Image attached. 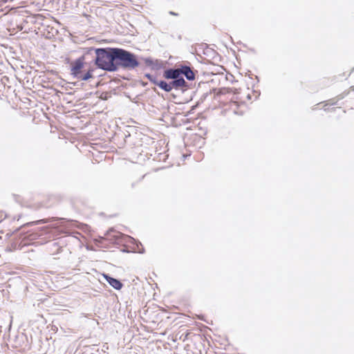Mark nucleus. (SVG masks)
I'll return each instance as SVG.
<instances>
[{
  "instance_id": "nucleus-1",
  "label": "nucleus",
  "mask_w": 354,
  "mask_h": 354,
  "mask_svg": "<svg viewBox=\"0 0 354 354\" xmlns=\"http://www.w3.org/2000/svg\"><path fill=\"white\" fill-rule=\"evenodd\" d=\"M117 48H99L96 50L95 63L102 69L114 71L117 70Z\"/></svg>"
},
{
  "instance_id": "nucleus-2",
  "label": "nucleus",
  "mask_w": 354,
  "mask_h": 354,
  "mask_svg": "<svg viewBox=\"0 0 354 354\" xmlns=\"http://www.w3.org/2000/svg\"><path fill=\"white\" fill-rule=\"evenodd\" d=\"M71 74L80 80H87L92 77L93 71L90 67H87L83 58L74 61L71 64Z\"/></svg>"
},
{
  "instance_id": "nucleus-3",
  "label": "nucleus",
  "mask_w": 354,
  "mask_h": 354,
  "mask_svg": "<svg viewBox=\"0 0 354 354\" xmlns=\"http://www.w3.org/2000/svg\"><path fill=\"white\" fill-rule=\"evenodd\" d=\"M116 66H120L127 68H135L139 65L136 56L124 49L117 48Z\"/></svg>"
},
{
  "instance_id": "nucleus-4",
  "label": "nucleus",
  "mask_w": 354,
  "mask_h": 354,
  "mask_svg": "<svg viewBox=\"0 0 354 354\" xmlns=\"http://www.w3.org/2000/svg\"><path fill=\"white\" fill-rule=\"evenodd\" d=\"M339 99V98L337 97L331 98L324 102H320L317 105L321 106V108L324 111H329L331 110L330 106L336 105Z\"/></svg>"
},
{
  "instance_id": "nucleus-5",
  "label": "nucleus",
  "mask_w": 354,
  "mask_h": 354,
  "mask_svg": "<svg viewBox=\"0 0 354 354\" xmlns=\"http://www.w3.org/2000/svg\"><path fill=\"white\" fill-rule=\"evenodd\" d=\"M103 276L109 284L115 290H120L122 288L123 284L120 280L110 277L109 274H104Z\"/></svg>"
},
{
  "instance_id": "nucleus-6",
  "label": "nucleus",
  "mask_w": 354,
  "mask_h": 354,
  "mask_svg": "<svg viewBox=\"0 0 354 354\" xmlns=\"http://www.w3.org/2000/svg\"><path fill=\"white\" fill-rule=\"evenodd\" d=\"M183 74L182 69H169L164 72L163 76L166 79H177Z\"/></svg>"
},
{
  "instance_id": "nucleus-7",
  "label": "nucleus",
  "mask_w": 354,
  "mask_h": 354,
  "mask_svg": "<svg viewBox=\"0 0 354 354\" xmlns=\"http://www.w3.org/2000/svg\"><path fill=\"white\" fill-rule=\"evenodd\" d=\"M171 87L173 88L176 89H183L184 88L187 87V83L185 81V80L182 77H179L175 80L171 82Z\"/></svg>"
},
{
  "instance_id": "nucleus-8",
  "label": "nucleus",
  "mask_w": 354,
  "mask_h": 354,
  "mask_svg": "<svg viewBox=\"0 0 354 354\" xmlns=\"http://www.w3.org/2000/svg\"><path fill=\"white\" fill-rule=\"evenodd\" d=\"M157 85L167 92H169L172 90L171 82L167 83L165 81H160L159 83H157Z\"/></svg>"
},
{
  "instance_id": "nucleus-9",
  "label": "nucleus",
  "mask_w": 354,
  "mask_h": 354,
  "mask_svg": "<svg viewBox=\"0 0 354 354\" xmlns=\"http://www.w3.org/2000/svg\"><path fill=\"white\" fill-rule=\"evenodd\" d=\"M182 70H183V74H184L188 80H192L194 79V77H195L194 73L189 67H185Z\"/></svg>"
},
{
  "instance_id": "nucleus-10",
  "label": "nucleus",
  "mask_w": 354,
  "mask_h": 354,
  "mask_svg": "<svg viewBox=\"0 0 354 354\" xmlns=\"http://www.w3.org/2000/svg\"><path fill=\"white\" fill-rule=\"evenodd\" d=\"M235 92L230 88H221L218 89V91L216 92V96L219 97L221 95H227V94H232L234 93Z\"/></svg>"
},
{
  "instance_id": "nucleus-11",
  "label": "nucleus",
  "mask_w": 354,
  "mask_h": 354,
  "mask_svg": "<svg viewBox=\"0 0 354 354\" xmlns=\"http://www.w3.org/2000/svg\"><path fill=\"white\" fill-rule=\"evenodd\" d=\"M105 235L108 237V239H111V236L115 239H118L120 237V236L122 235V234L120 232H115L113 230H110L107 231V232L106 233Z\"/></svg>"
},
{
  "instance_id": "nucleus-12",
  "label": "nucleus",
  "mask_w": 354,
  "mask_h": 354,
  "mask_svg": "<svg viewBox=\"0 0 354 354\" xmlns=\"http://www.w3.org/2000/svg\"><path fill=\"white\" fill-rule=\"evenodd\" d=\"M146 77L151 82H153L154 84H156L157 85V83H159L158 81L156 80V77H154L153 75H146Z\"/></svg>"
},
{
  "instance_id": "nucleus-13",
  "label": "nucleus",
  "mask_w": 354,
  "mask_h": 354,
  "mask_svg": "<svg viewBox=\"0 0 354 354\" xmlns=\"http://www.w3.org/2000/svg\"><path fill=\"white\" fill-rule=\"evenodd\" d=\"M7 218L6 214L0 210V221H3V220Z\"/></svg>"
},
{
  "instance_id": "nucleus-14",
  "label": "nucleus",
  "mask_w": 354,
  "mask_h": 354,
  "mask_svg": "<svg viewBox=\"0 0 354 354\" xmlns=\"http://www.w3.org/2000/svg\"><path fill=\"white\" fill-rule=\"evenodd\" d=\"M145 64L147 65V66H151L153 64V62L152 59H149V58H147L145 59Z\"/></svg>"
},
{
  "instance_id": "nucleus-15",
  "label": "nucleus",
  "mask_w": 354,
  "mask_h": 354,
  "mask_svg": "<svg viewBox=\"0 0 354 354\" xmlns=\"http://www.w3.org/2000/svg\"><path fill=\"white\" fill-rule=\"evenodd\" d=\"M13 0H0L1 2H8V1H12Z\"/></svg>"
},
{
  "instance_id": "nucleus-16",
  "label": "nucleus",
  "mask_w": 354,
  "mask_h": 354,
  "mask_svg": "<svg viewBox=\"0 0 354 354\" xmlns=\"http://www.w3.org/2000/svg\"><path fill=\"white\" fill-rule=\"evenodd\" d=\"M169 13H170L171 15H177V14H176L175 12H170Z\"/></svg>"
},
{
  "instance_id": "nucleus-17",
  "label": "nucleus",
  "mask_w": 354,
  "mask_h": 354,
  "mask_svg": "<svg viewBox=\"0 0 354 354\" xmlns=\"http://www.w3.org/2000/svg\"><path fill=\"white\" fill-rule=\"evenodd\" d=\"M139 253H144V250L138 251Z\"/></svg>"
},
{
  "instance_id": "nucleus-18",
  "label": "nucleus",
  "mask_w": 354,
  "mask_h": 354,
  "mask_svg": "<svg viewBox=\"0 0 354 354\" xmlns=\"http://www.w3.org/2000/svg\"><path fill=\"white\" fill-rule=\"evenodd\" d=\"M80 223L82 224V225H84V226H86L87 225L86 224H84L83 223Z\"/></svg>"
}]
</instances>
